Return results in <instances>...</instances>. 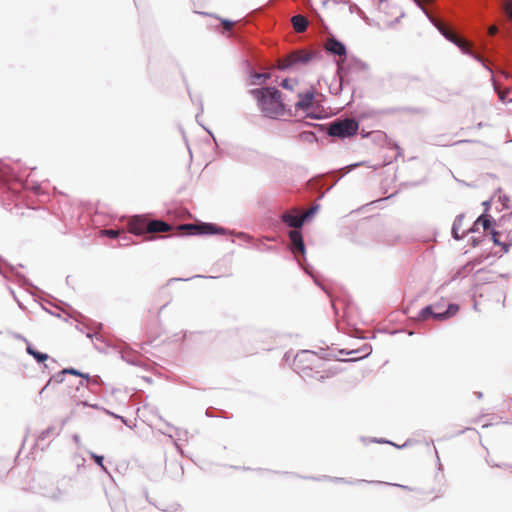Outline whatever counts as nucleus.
I'll use <instances>...</instances> for the list:
<instances>
[{
	"mask_svg": "<svg viewBox=\"0 0 512 512\" xmlns=\"http://www.w3.org/2000/svg\"><path fill=\"white\" fill-rule=\"evenodd\" d=\"M72 487V477H53L44 473L38 474L33 484L36 493L55 502L64 501L70 495Z\"/></svg>",
	"mask_w": 512,
	"mask_h": 512,
	"instance_id": "1",
	"label": "nucleus"
},
{
	"mask_svg": "<svg viewBox=\"0 0 512 512\" xmlns=\"http://www.w3.org/2000/svg\"><path fill=\"white\" fill-rule=\"evenodd\" d=\"M250 93L256 98L258 106L266 116L281 115L285 111L282 94L276 87L251 89Z\"/></svg>",
	"mask_w": 512,
	"mask_h": 512,
	"instance_id": "2",
	"label": "nucleus"
},
{
	"mask_svg": "<svg viewBox=\"0 0 512 512\" xmlns=\"http://www.w3.org/2000/svg\"><path fill=\"white\" fill-rule=\"evenodd\" d=\"M334 63L337 66L336 76L339 82L335 94H339L345 86L350 85L353 73L366 72L369 69L366 62L354 55L348 56L346 59H335Z\"/></svg>",
	"mask_w": 512,
	"mask_h": 512,
	"instance_id": "3",
	"label": "nucleus"
},
{
	"mask_svg": "<svg viewBox=\"0 0 512 512\" xmlns=\"http://www.w3.org/2000/svg\"><path fill=\"white\" fill-rule=\"evenodd\" d=\"M129 232L137 237H142L143 241L154 240V237L149 236L152 233L166 232L171 229L169 223L164 220L156 219L149 221L145 216L134 215L129 223Z\"/></svg>",
	"mask_w": 512,
	"mask_h": 512,
	"instance_id": "4",
	"label": "nucleus"
},
{
	"mask_svg": "<svg viewBox=\"0 0 512 512\" xmlns=\"http://www.w3.org/2000/svg\"><path fill=\"white\" fill-rule=\"evenodd\" d=\"M289 241L290 251L294 255L299 267L303 269L306 274L311 276L318 287L328 294V290L320 283L319 277L315 274L314 268L306 260V246L302 233L299 230H292L289 233Z\"/></svg>",
	"mask_w": 512,
	"mask_h": 512,
	"instance_id": "5",
	"label": "nucleus"
},
{
	"mask_svg": "<svg viewBox=\"0 0 512 512\" xmlns=\"http://www.w3.org/2000/svg\"><path fill=\"white\" fill-rule=\"evenodd\" d=\"M358 130L359 121L357 119L341 116L328 124L327 134L344 140L356 135Z\"/></svg>",
	"mask_w": 512,
	"mask_h": 512,
	"instance_id": "6",
	"label": "nucleus"
},
{
	"mask_svg": "<svg viewBox=\"0 0 512 512\" xmlns=\"http://www.w3.org/2000/svg\"><path fill=\"white\" fill-rule=\"evenodd\" d=\"M19 185L21 189L26 187L20 175H18L13 168L9 167L0 160V188L5 190L6 193L15 196L18 191L12 185Z\"/></svg>",
	"mask_w": 512,
	"mask_h": 512,
	"instance_id": "7",
	"label": "nucleus"
},
{
	"mask_svg": "<svg viewBox=\"0 0 512 512\" xmlns=\"http://www.w3.org/2000/svg\"><path fill=\"white\" fill-rule=\"evenodd\" d=\"M180 229L188 230L189 235L199 236H213L226 233L225 228L210 222H202L200 224L185 223L180 225Z\"/></svg>",
	"mask_w": 512,
	"mask_h": 512,
	"instance_id": "8",
	"label": "nucleus"
},
{
	"mask_svg": "<svg viewBox=\"0 0 512 512\" xmlns=\"http://www.w3.org/2000/svg\"><path fill=\"white\" fill-rule=\"evenodd\" d=\"M8 273L13 275L16 281L21 286H31L34 287L28 278H26L22 273L16 270V267L8 263L5 259L0 256V274L5 278L9 279Z\"/></svg>",
	"mask_w": 512,
	"mask_h": 512,
	"instance_id": "9",
	"label": "nucleus"
},
{
	"mask_svg": "<svg viewBox=\"0 0 512 512\" xmlns=\"http://www.w3.org/2000/svg\"><path fill=\"white\" fill-rule=\"evenodd\" d=\"M432 306L435 307V313L441 314V318H439V322L447 321L454 317L460 310V306L457 303L450 302L445 305L442 301H436L431 303Z\"/></svg>",
	"mask_w": 512,
	"mask_h": 512,
	"instance_id": "10",
	"label": "nucleus"
},
{
	"mask_svg": "<svg viewBox=\"0 0 512 512\" xmlns=\"http://www.w3.org/2000/svg\"><path fill=\"white\" fill-rule=\"evenodd\" d=\"M325 51L330 55L338 57V59H346L348 57V51L345 43L340 41L334 35L328 39Z\"/></svg>",
	"mask_w": 512,
	"mask_h": 512,
	"instance_id": "11",
	"label": "nucleus"
},
{
	"mask_svg": "<svg viewBox=\"0 0 512 512\" xmlns=\"http://www.w3.org/2000/svg\"><path fill=\"white\" fill-rule=\"evenodd\" d=\"M303 479L313 480V481H332V482H335V483H345V484H349V485L360 484V483H367V484H380V483H382V481H368V480H363V479L352 481V480H348V479L343 478V477H332V476H328V475H322V476H319V477H316V476H304Z\"/></svg>",
	"mask_w": 512,
	"mask_h": 512,
	"instance_id": "12",
	"label": "nucleus"
},
{
	"mask_svg": "<svg viewBox=\"0 0 512 512\" xmlns=\"http://www.w3.org/2000/svg\"><path fill=\"white\" fill-rule=\"evenodd\" d=\"M316 93L314 89H308L305 92H301L298 94L299 100L295 103V108L297 110H302L307 112L312 108L313 102L315 100Z\"/></svg>",
	"mask_w": 512,
	"mask_h": 512,
	"instance_id": "13",
	"label": "nucleus"
},
{
	"mask_svg": "<svg viewBox=\"0 0 512 512\" xmlns=\"http://www.w3.org/2000/svg\"><path fill=\"white\" fill-rule=\"evenodd\" d=\"M316 355H317V353L314 351L301 350L294 357L293 370L298 371L299 367H303L305 365H311Z\"/></svg>",
	"mask_w": 512,
	"mask_h": 512,
	"instance_id": "14",
	"label": "nucleus"
},
{
	"mask_svg": "<svg viewBox=\"0 0 512 512\" xmlns=\"http://www.w3.org/2000/svg\"><path fill=\"white\" fill-rule=\"evenodd\" d=\"M166 475L174 481H179L184 475V468L181 462L172 460L166 464Z\"/></svg>",
	"mask_w": 512,
	"mask_h": 512,
	"instance_id": "15",
	"label": "nucleus"
},
{
	"mask_svg": "<svg viewBox=\"0 0 512 512\" xmlns=\"http://www.w3.org/2000/svg\"><path fill=\"white\" fill-rule=\"evenodd\" d=\"M435 307L431 304L424 306L417 314V321L420 323H424L429 320H433L435 322H439V318H441V314L435 313Z\"/></svg>",
	"mask_w": 512,
	"mask_h": 512,
	"instance_id": "16",
	"label": "nucleus"
},
{
	"mask_svg": "<svg viewBox=\"0 0 512 512\" xmlns=\"http://www.w3.org/2000/svg\"><path fill=\"white\" fill-rule=\"evenodd\" d=\"M489 234L494 245L501 247L505 253L509 251V244L507 245L506 230L502 231L496 228L489 232Z\"/></svg>",
	"mask_w": 512,
	"mask_h": 512,
	"instance_id": "17",
	"label": "nucleus"
},
{
	"mask_svg": "<svg viewBox=\"0 0 512 512\" xmlns=\"http://www.w3.org/2000/svg\"><path fill=\"white\" fill-rule=\"evenodd\" d=\"M26 352L28 355L32 356L35 359V361L39 364L47 362L48 360H50V363H53V364L57 363L56 360L53 358H50V356L47 353L38 351L30 343H27V345H26Z\"/></svg>",
	"mask_w": 512,
	"mask_h": 512,
	"instance_id": "18",
	"label": "nucleus"
},
{
	"mask_svg": "<svg viewBox=\"0 0 512 512\" xmlns=\"http://www.w3.org/2000/svg\"><path fill=\"white\" fill-rule=\"evenodd\" d=\"M322 58V53L318 50L310 51L306 54L294 57V63L296 68L298 66L308 65L312 60H320Z\"/></svg>",
	"mask_w": 512,
	"mask_h": 512,
	"instance_id": "19",
	"label": "nucleus"
},
{
	"mask_svg": "<svg viewBox=\"0 0 512 512\" xmlns=\"http://www.w3.org/2000/svg\"><path fill=\"white\" fill-rule=\"evenodd\" d=\"M121 358L130 365L133 366H142V361L140 356L130 348H123L120 351Z\"/></svg>",
	"mask_w": 512,
	"mask_h": 512,
	"instance_id": "20",
	"label": "nucleus"
},
{
	"mask_svg": "<svg viewBox=\"0 0 512 512\" xmlns=\"http://www.w3.org/2000/svg\"><path fill=\"white\" fill-rule=\"evenodd\" d=\"M476 219L477 224H480L484 231L491 232L492 230L496 229V221L491 215L483 212Z\"/></svg>",
	"mask_w": 512,
	"mask_h": 512,
	"instance_id": "21",
	"label": "nucleus"
},
{
	"mask_svg": "<svg viewBox=\"0 0 512 512\" xmlns=\"http://www.w3.org/2000/svg\"><path fill=\"white\" fill-rule=\"evenodd\" d=\"M283 221L287 226L294 228V230H298L305 225L302 215L285 214Z\"/></svg>",
	"mask_w": 512,
	"mask_h": 512,
	"instance_id": "22",
	"label": "nucleus"
},
{
	"mask_svg": "<svg viewBox=\"0 0 512 512\" xmlns=\"http://www.w3.org/2000/svg\"><path fill=\"white\" fill-rule=\"evenodd\" d=\"M65 423H66V420H63L61 425H60V427H56V426L51 425L48 428L44 429L39 434L38 440L39 441H44L45 439H47L49 437H56V436H58L61 433Z\"/></svg>",
	"mask_w": 512,
	"mask_h": 512,
	"instance_id": "23",
	"label": "nucleus"
},
{
	"mask_svg": "<svg viewBox=\"0 0 512 512\" xmlns=\"http://www.w3.org/2000/svg\"><path fill=\"white\" fill-rule=\"evenodd\" d=\"M464 217H465V215L463 213H460L455 217V219L453 221V224L451 227V236L455 240H461L464 237V234L463 235L459 234V230L462 226Z\"/></svg>",
	"mask_w": 512,
	"mask_h": 512,
	"instance_id": "24",
	"label": "nucleus"
},
{
	"mask_svg": "<svg viewBox=\"0 0 512 512\" xmlns=\"http://www.w3.org/2000/svg\"><path fill=\"white\" fill-rule=\"evenodd\" d=\"M291 21L297 32H304L308 27V20L301 14L294 15Z\"/></svg>",
	"mask_w": 512,
	"mask_h": 512,
	"instance_id": "25",
	"label": "nucleus"
},
{
	"mask_svg": "<svg viewBox=\"0 0 512 512\" xmlns=\"http://www.w3.org/2000/svg\"><path fill=\"white\" fill-rule=\"evenodd\" d=\"M65 377L66 373H63V369L53 374L48 382L44 385V387L40 390L39 394H42L45 390H47L51 386L52 382L56 384L63 383L65 381Z\"/></svg>",
	"mask_w": 512,
	"mask_h": 512,
	"instance_id": "26",
	"label": "nucleus"
},
{
	"mask_svg": "<svg viewBox=\"0 0 512 512\" xmlns=\"http://www.w3.org/2000/svg\"><path fill=\"white\" fill-rule=\"evenodd\" d=\"M89 456L95 462V464L101 468L102 471H104L110 478H112L109 470L104 465V456L103 455H99L95 452H89Z\"/></svg>",
	"mask_w": 512,
	"mask_h": 512,
	"instance_id": "27",
	"label": "nucleus"
},
{
	"mask_svg": "<svg viewBox=\"0 0 512 512\" xmlns=\"http://www.w3.org/2000/svg\"><path fill=\"white\" fill-rule=\"evenodd\" d=\"M319 209H320V204L315 203L304 214H302L305 224L309 223L315 217V215L318 213Z\"/></svg>",
	"mask_w": 512,
	"mask_h": 512,
	"instance_id": "28",
	"label": "nucleus"
},
{
	"mask_svg": "<svg viewBox=\"0 0 512 512\" xmlns=\"http://www.w3.org/2000/svg\"><path fill=\"white\" fill-rule=\"evenodd\" d=\"M250 78L252 80V84H256L257 81L270 79V75L252 70L250 72Z\"/></svg>",
	"mask_w": 512,
	"mask_h": 512,
	"instance_id": "29",
	"label": "nucleus"
},
{
	"mask_svg": "<svg viewBox=\"0 0 512 512\" xmlns=\"http://www.w3.org/2000/svg\"><path fill=\"white\" fill-rule=\"evenodd\" d=\"M472 266H471V263H467L463 266H461L458 271L456 272L455 276H454V279L458 278V277H461V278H464L466 277L471 271H472Z\"/></svg>",
	"mask_w": 512,
	"mask_h": 512,
	"instance_id": "30",
	"label": "nucleus"
},
{
	"mask_svg": "<svg viewBox=\"0 0 512 512\" xmlns=\"http://www.w3.org/2000/svg\"><path fill=\"white\" fill-rule=\"evenodd\" d=\"M294 69H296V66H295L293 58L288 59V60L283 61V62L278 64V70H280V71H284L285 72V71H291V70H294Z\"/></svg>",
	"mask_w": 512,
	"mask_h": 512,
	"instance_id": "31",
	"label": "nucleus"
},
{
	"mask_svg": "<svg viewBox=\"0 0 512 512\" xmlns=\"http://www.w3.org/2000/svg\"><path fill=\"white\" fill-rule=\"evenodd\" d=\"M462 54L464 55H467V56H470L471 58H473V55H476L475 53H473L463 42H461L460 40H457V42L454 44Z\"/></svg>",
	"mask_w": 512,
	"mask_h": 512,
	"instance_id": "32",
	"label": "nucleus"
},
{
	"mask_svg": "<svg viewBox=\"0 0 512 512\" xmlns=\"http://www.w3.org/2000/svg\"><path fill=\"white\" fill-rule=\"evenodd\" d=\"M462 54L464 55H467V56H470L471 58H473V55H476L475 53H473L463 42H461L460 40H457V42L454 44Z\"/></svg>",
	"mask_w": 512,
	"mask_h": 512,
	"instance_id": "33",
	"label": "nucleus"
},
{
	"mask_svg": "<svg viewBox=\"0 0 512 512\" xmlns=\"http://www.w3.org/2000/svg\"><path fill=\"white\" fill-rule=\"evenodd\" d=\"M295 372L298 373L303 378L304 377H313L311 365H305L303 367H299L298 371H295Z\"/></svg>",
	"mask_w": 512,
	"mask_h": 512,
	"instance_id": "34",
	"label": "nucleus"
},
{
	"mask_svg": "<svg viewBox=\"0 0 512 512\" xmlns=\"http://www.w3.org/2000/svg\"><path fill=\"white\" fill-rule=\"evenodd\" d=\"M297 83L298 81L296 79L285 78L281 81L280 86L283 89L292 90L293 86L296 85Z\"/></svg>",
	"mask_w": 512,
	"mask_h": 512,
	"instance_id": "35",
	"label": "nucleus"
},
{
	"mask_svg": "<svg viewBox=\"0 0 512 512\" xmlns=\"http://www.w3.org/2000/svg\"><path fill=\"white\" fill-rule=\"evenodd\" d=\"M353 352L354 353H362V356H360L359 359L365 358L371 354L372 347H371V345L365 344L361 348H359L357 350H353Z\"/></svg>",
	"mask_w": 512,
	"mask_h": 512,
	"instance_id": "36",
	"label": "nucleus"
},
{
	"mask_svg": "<svg viewBox=\"0 0 512 512\" xmlns=\"http://www.w3.org/2000/svg\"><path fill=\"white\" fill-rule=\"evenodd\" d=\"M439 32L441 33V35L449 42L455 44L457 42V38L452 35L451 33H449L448 31H446L444 28H441V27H437Z\"/></svg>",
	"mask_w": 512,
	"mask_h": 512,
	"instance_id": "37",
	"label": "nucleus"
},
{
	"mask_svg": "<svg viewBox=\"0 0 512 512\" xmlns=\"http://www.w3.org/2000/svg\"><path fill=\"white\" fill-rule=\"evenodd\" d=\"M365 163L366 162H364V161L352 163V164L346 165L345 167L341 168L339 171H343L344 174H347V173L351 172L352 170H354L355 168L365 165Z\"/></svg>",
	"mask_w": 512,
	"mask_h": 512,
	"instance_id": "38",
	"label": "nucleus"
},
{
	"mask_svg": "<svg viewBox=\"0 0 512 512\" xmlns=\"http://www.w3.org/2000/svg\"><path fill=\"white\" fill-rule=\"evenodd\" d=\"M188 93H189V97H190L191 101H192L193 103H199V105H200V111H199V113H197V115H196V120L198 121L199 114L203 112V102H202V98H201V96H200V95L193 96V95L190 93V91H188Z\"/></svg>",
	"mask_w": 512,
	"mask_h": 512,
	"instance_id": "39",
	"label": "nucleus"
},
{
	"mask_svg": "<svg viewBox=\"0 0 512 512\" xmlns=\"http://www.w3.org/2000/svg\"><path fill=\"white\" fill-rule=\"evenodd\" d=\"M371 441L375 442V443H380V444H390V445H393V446H395L397 448L406 447L408 445V442H405L402 446H398L397 444L393 443L392 441H389V440L384 439V438H373Z\"/></svg>",
	"mask_w": 512,
	"mask_h": 512,
	"instance_id": "40",
	"label": "nucleus"
},
{
	"mask_svg": "<svg viewBox=\"0 0 512 512\" xmlns=\"http://www.w3.org/2000/svg\"><path fill=\"white\" fill-rule=\"evenodd\" d=\"M104 235L111 238V239H117L120 235V230L118 229H106L104 231Z\"/></svg>",
	"mask_w": 512,
	"mask_h": 512,
	"instance_id": "41",
	"label": "nucleus"
},
{
	"mask_svg": "<svg viewBox=\"0 0 512 512\" xmlns=\"http://www.w3.org/2000/svg\"><path fill=\"white\" fill-rule=\"evenodd\" d=\"M195 278H214V277L213 276H204V275H194L189 278H171V279H169L168 283L175 282V281H189V280L195 279Z\"/></svg>",
	"mask_w": 512,
	"mask_h": 512,
	"instance_id": "42",
	"label": "nucleus"
},
{
	"mask_svg": "<svg viewBox=\"0 0 512 512\" xmlns=\"http://www.w3.org/2000/svg\"><path fill=\"white\" fill-rule=\"evenodd\" d=\"M129 239H130V237L127 234H124V233H122L120 231V235L117 238L118 243H119L120 246H127V245H129Z\"/></svg>",
	"mask_w": 512,
	"mask_h": 512,
	"instance_id": "43",
	"label": "nucleus"
},
{
	"mask_svg": "<svg viewBox=\"0 0 512 512\" xmlns=\"http://www.w3.org/2000/svg\"><path fill=\"white\" fill-rule=\"evenodd\" d=\"M473 59L479 62L487 71H489L491 74L493 73V70L490 65H488L482 57L479 55H473Z\"/></svg>",
	"mask_w": 512,
	"mask_h": 512,
	"instance_id": "44",
	"label": "nucleus"
},
{
	"mask_svg": "<svg viewBox=\"0 0 512 512\" xmlns=\"http://www.w3.org/2000/svg\"><path fill=\"white\" fill-rule=\"evenodd\" d=\"M473 59L479 62L487 71H489L491 74L493 73V70L490 65H488L482 57L479 55H473Z\"/></svg>",
	"mask_w": 512,
	"mask_h": 512,
	"instance_id": "45",
	"label": "nucleus"
},
{
	"mask_svg": "<svg viewBox=\"0 0 512 512\" xmlns=\"http://www.w3.org/2000/svg\"><path fill=\"white\" fill-rule=\"evenodd\" d=\"M63 373H66V375H73L76 377H79V375H81V371L73 367L64 368Z\"/></svg>",
	"mask_w": 512,
	"mask_h": 512,
	"instance_id": "46",
	"label": "nucleus"
},
{
	"mask_svg": "<svg viewBox=\"0 0 512 512\" xmlns=\"http://www.w3.org/2000/svg\"><path fill=\"white\" fill-rule=\"evenodd\" d=\"M237 237L248 243L253 241V237L245 232H238Z\"/></svg>",
	"mask_w": 512,
	"mask_h": 512,
	"instance_id": "47",
	"label": "nucleus"
},
{
	"mask_svg": "<svg viewBox=\"0 0 512 512\" xmlns=\"http://www.w3.org/2000/svg\"><path fill=\"white\" fill-rule=\"evenodd\" d=\"M480 224H477V219L473 222L472 226L468 229V231L464 232V235L468 233H478Z\"/></svg>",
	"mask_w": 512,
	"mask_h": 512,
	"instance_id": "48",
	"label": "nucleus"
},
{
	"mask_svg": "<svg viewBox=\"0 0 512 512\" xmlns=\"http://www.w3.org/2000/svg\"><path fill=\"white\" fill-rule=\"evenodd\" d=\"M483 237H484V235L479 236V237H471L470 238L471 245L473 247L479 246L482 243V241L484 240Z\"/></svg>",
	"mask_w": 512,
	"mask_h": 512,
	"instance_id": "49",
	"label": "nucleus"
},
{
	"mask_svg": "<svg viewBox=\"0 0 512 512\" xmlns=\"http://www.w3.org/2000/svg\"><path fill=\"white\" fill-rule=\"evenodd\" d=\"M255 248L259 251H273L275 250V247L274 246H269V245H266V244H257L255 246Z\"/></svg>",
	"mask_w": 512,
	"mask_h": 512,
	"instance_id": "50",
	"label": "nucleus"
},
{
	"mask_svg": "<svg viewBox=\"0 0 512 512\" xmlns=\"http://www.w3.org/2000/svg\"><path fill=\"white\" fill-rule=\"evenodd\" d=\"M485 260V257L484 256H478L476 258H474L470 263H471V266L472 268H474L475 266L477 265H480L483 263V261Z\"/></svg>",
	"mask_w": 512,
	"mask_h": 512,
	"instance_id": "51",
	"label": "nucleus"
},
{
	"mask_svg": "<svg viewBox=\"0 0 512 512\" xmlns=\"http://www.w3.org/2000/svg\"><path fill=\"white\" fill-rule=\"evenodd\" d=\"M85 333H86V336H87L88 338H90L91 340H93V339L95 338V339H96V340H98V341H103L102 336H101V335H98L97 333H93V332H91V331H87V332H85Z\"/></svg>",
	"mask_w": 512,
	"mask_h": 512,
	"instance_id": "52",
	"label": "nucleus"
},
{
	"mask_svg": "<svg viewBox=\"0 0 512 512\" xmlns=\"http://www.w3.org/2000/svg\"><path fill=\"white\" fill-rule=\"evenodd\" d=\"M102 383V379L99 375L92 376L90 380V385H100Z\"/></svg>",
	"mask_w": 512,
	"mask_h": 512,
	"instance_id": "53",
	"label": "nucleus"
},
{
	"mask_svg": "<svg viewBox=\"0 0 512 512\" xmlns=\"http://www.w3.org/2000/svg\"><path fill=\"white\" fill-rule=\"evenodd\" d=\"M344 175H345V174H344V173H342L341 175L336 176V177H334V178L330 177V178H331L332 183H331V185L328 187L327 191H329V190H330L334 185H336V183H337V182H338V181H339V180H340Z\"/></svg>",
	"mask_w": 512,
	"mask_h": 512,
	"instance_id": "54",
	"label": "nucleus"
},
{
	"mask_svg": "<svg viewBox=\"0 0 512 512\" xmlns=\"http://www.w3.org/2000/svg\"><path fill=\"white\" fill-rule=\"evenodd\" d=\"M221 22H222V24H223V25H225V27H226V29H227V30H230V29H231V27H232V26H233V24H234V21L229 20V19H221Z\"/></svg>",
	"mask_w": 512,
	"mask_h": 512,
	"instance_id": "55",
	"label": "nucleus"
},
{
	"mask_svg": "<svg viewBox=\"0 0 512 512\" xmlns=\"http://www.w3.org/2000/svg\"><path fill=\"white\" fill-rule=\"evenodd\" d=\"M80 378L85 380L88 384L90 383V380L92 379V376L89 373H84L81 371V375H79Z\"/></svg>",
	"mask_w": 512,
	"mask_h": 512,
	"instance_id": "56",
	"label": "nucleus"
},
{
	"mask_svg": "<svg viewBox=\"0 0 512 512\" xmlns=\"http://www.w3.org/2000/svg\"><path fill=\"white\" fill-rule=\"evenodd\" d=\"M506 238H507V245L509 244V248L512 246V229L506 230Z\"/></svg>",
	"mask_w": 512,
	"mask_h": 512,
	"instance_id": "57",
	"label": "nucleus"
},
{
	"mask_svg": "<svg viewBox=\"0 0 512 512\" xmlns=\"http://www.w3.org/2000/svg\"><path fill=\"white\" fill-rule=\"evenodd\" d=\"M495 466L498 467V468L508 469V470L512 471V464L500 463V464H495Z\"/></svg>",
	"mask_w": 512,
	"mask_h": 512,
	"instance_id": "58",
	"label": "nucleus"
},
{
	"mask_svg": "<svg viewBox=\"0 0 512 512\" xmlns=\"http://www.w3.org/2000/svg\"><path fill=\"white\" fill-rule=\"evenodd\" d=\"M13 336L15 339L21 340V341L25 342L26 344L29 343L28 340L26 339V337H24L20 333H14Z\"/></svg>",
	"mask_w": 512,
	"mask_h": 512,
	"instance_id": "59",
	"label": "nucleus"
},
{
	"mask_svg": "<svg viewBox=\"0 0 512 512\" xmlns=\"http://www.w3.org/2000/svg\"><path fill=\"white\" fill-rule=\"evenodd\" d=\"M307 117L310 119H320L321 117L315 112H307Z\"/></svg>",
	"mask_w": 512,
	"mask_h": 512,
	"instance_id": "60",
	"label": "nucleus"
},
{
	"mask_svg": "<svg viewBox=\"0 0 512 512\" xmlns=\"http://www.w3.org/2000/svg\"><path fill=\"white\" fill-rule=\"evenodd\" d=\"M194 7H202L205 0H192Z\"/></svg>",
	"mask_w": 512,
	"mask_h": 512,
	"instance_id": "61",
	"label": "nucleus"
},
{
	"mask_svg": "<svg viewBox=\"0 0 512 512\" xmlns=\"http://www.w3.org/2000/svg\"><path fill=\"white\" fill-rule=\"evenodd\" d=\"M413 2L425 13V15L428 17V13L425 10V8L422 6L421 2L419 0H413Z\"/></svg>",
	"mask_w": 512,
	"mask_h": 512,
	"instance_id": "62",
	"label": "nucleus"
},
{
	"mask_svg": "<svg viewBox=\"0 0 512 512\" xmlns=\"http://www.w3.org/2000/svg\"><path fill=\"white\" fill-rule=\"evenodd\" d=\"M42 365H43V366H42L43 372H46V371H47V372L49 373V372L51 371V369H52V368L50 367V364H49V363L44 362V363H42Z\"/></svg>",
	"mask_w": 512,
	"mask_h": 512,
	"instance_id": "63",
	"label": "nucleus"
},
{
	"mask_svg": "<svg viewBox=\"0 0 512 512\" xmlns=\"http://www.w3.org/2000/svg\"><path fill=\"white\" fill-rule=\"evenodd\" d=\"M103 410H104V412H105L107 415H109V416H111V417H113V418H115V419H118V418H119V415H118V414H115L114 412L109 411V410L104 409V408H103Z\"/></svg>",
	"mask_w": 512,
	"mask_h": 512,
	"instance_id": "64",
	"label": "nucleus"
}]
</instances>
